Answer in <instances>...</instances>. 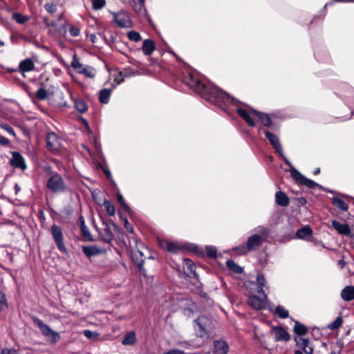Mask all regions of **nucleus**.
Returning <instances> with one entry per match:
<instances>
[{
    "instance_id": "nucleus-19",
    "label": "nucleus",
    "mask_w": 354,
    "mask_h": 354,
    "mask_svg": "<svg viewBox=\"0 0 354 354\" xmlns=\"http://www.w3.org/2000/svg\"><path fill=\"white\" fill-rule=\"evenodd\" d=\"M159 245L168 252L176 253L180 250V246L173 242H169L166 240H160Z\"/></svg>"
},
{
    "instance_id": "nucleus-10",
    "label": "nucleus",
    "mask_w": 354,
    "mask_h": 354,
    "mask_svg": "<svg viewBox=\"0 0 354 354\" xmlns=\"http://www.w3.org/2000/svg\"><path fill=\"white\" fill-rule=\"evenodd\" d=\"M46 147L48 151L53 153H57L61 147L60 139L56 133L50 132L46 136Z\"/></svg>"
},
{
    "instance_id": "nucleus-38",
    "label": "nucleus",
    "mask_w": 354,
    "mask_h": 354,
    "mask_svg": "<svg viewBox=\"0 0 354 354\" xmlns=\"http://www.w3.org/2000/svg\"><path fill=\"white\" fill-rule=\"evenodd\" d=\"M12 19H15L18 24H24L28 21L29 17L23 15L22 14L15 12L12 14Z\"/></svg>"
},
{
    "instance_id": "nucleus-47",
    "label": "nucleus",
    "mask_w": 354,
    "mask_h": 354,
    "mask_svg": "<svg viewBox=\"0 0 354 354\" xmlns=\"http://www.w3.org/2000/svg\"><path fill=\"white\" fill-rule=\"evenodd\" d=\"M106 3V0H92L93 8L94 10L102 9Z\"/></svg>"
},
{
    "instance_id": "nucleus-29",
    "label": "nucleus",
    "mask_w": 354,
    "mask_h": 354,
    "mask_svg": "<svg viewBox=\"0 0 354 354\" xmlns=\"http://www.w3.org/2000/svg\"><path fill=\"white\" fill-rule=\"evenodd\" d=\"M331 201L334 206L342 211H346L348 209V205L338 197H333Z\"/></svg>"
},
{
    "instance_id": "nucleus-53",
    "label": "nucleus",
    "mask_w": 354,
    "mask_h": 354,
    "mask_svg": "<svg viewBox=\"0 0 354 354\" xmlns=\"http://www.w3.org/2000/svg\"><path fill=\"white\" fill-rule=\"evenodd\" d=\"M69 32L72 37H77L80 35V29L75 26H72L69 29Z\"/></svg>"
},
{
    "instance_id": "nucleus-9",
    "label": "nucleus",
    "mask_w": 354,
    "mask_h": 354,
    "mask_svg": "<svg viewBox=\"0 0 354 354\" xmlns=\"http://www.w3.org/2000/svg\"><path fill=\"white\" fill-rule=\"evenodd\" d=\"M245 288L248 290L252 295L257 294V290H263L266 288V280L261 273H258L257 275L256 282L247 281L245 283Z\"/></svg>"
},
{
    "instance_id": "nucleus-30",
    "label": "nucleus",
    "mask_w": 354,
    "mask_h": 354,
    "mask_svg": "<svg viewBox=\"0 0 354 354\" xmlns=\"http://www.w3.org/2000/svg\"><path fill=\"white\" fill-rule=\"evenodd\" d=\"M111 90L109 88H104L100 91L99 101L102 104H107L109 101Z\"/></svg>"
},
{
    "instance_id": "nucleus-31",
    "label": "nucleus",
    "mask_w": 354,
    "mask_h": 354,
    "mask_svg": "<svg viewBox=\"0 0 354 354\" xmlns=\"http://www.w3.org/2000/svg\"><path fill=\"white\" fill-rule=\"evenodd\" d=\"M74 104L75 109L81 113H84L88 109L86 102L82 98L75 99Z\"/></svg>"
},
{
    "instance_id": "nucleus-22",
    "label": "nucleus",
    "mask_w": 354,
    "mask_h": 354,
    "mask_svg": "<svg viewBox=\"0 0 354 354\" xmlns=\"http://www.w3.org/2000/svg\"><path fill=\"white\" fill-rule=\"evenodd\" d=\"M196 266L192 262V260L189 259H183V269L185 270H187V275L189 277H194L196 276V273L195 271Z\"/></svg>"
},
{
    "instance_id": "nucleus-39",
    "label": "nucleus",
    "mask_w": 354,
    "mask_h": 354,
    "mask_svg": "<svg viewBox=\"0 0 354 354\" xmlns=\"http://www.w3.org/2000/svg\"><path fill=\"white\" fill-rule=\"evenodd\" d=\"M103 205L104 206L106 211L109 216H113L115 215V207L111 203V201L105 200Z\"/></svg>"
},
{
    "instance_id": "nucleus-8",
    "label": "nucleus",
    "mask_w": 354,
    "mask_h": 354,
    "mask_svg": "<svg viewBox=\"0 0 354 354\" xmlns=\"http://www.w3.org/2000/svg\"><path fill=\"white\" fill-rule=\"evenodd\" d=\"M50 232L59 250H60L63 254H68L67 249L64 243V235L61 227L56 224H53L51 226Z\"/></svg>"
},
{
    "instance_id": "nucleus-26",
    "label": "nucleus",
    "mask_w": 354,
    "mask_h": 354,
    "mask_svg": "<svg viewBox=\"0 0 354 354\" xmlns=\"http://www.w3.org/2000/svg\"><path fill=\"white\" fill-rule=\"evenodd\" d=\"M275 201L276 203L281 207H286L290 203L288 197L281 191H279L276 193Z\"/></svg>"
},
{
    "instance_id": "nucleus-45",
    "label": "nucleus",
    "mask_w": 354,
    "mask_h": 354,
    "mask_svg": "<svg viewBox=\"0 0 354 354\" xmlns=\"http://www.w3.org/2000/svg\"><path fill=\"white\" fill-rule=\"evenodd\" d=\"M117 200H118V201L120 203V205L122 207V208L125 211H127L128 212L130 211V207L125 203L124 199V198H123V196H122L121 194H120V193L117 194Z\"/></svg>"
},
{
    "instance_id": "nucleus-16",
    "label": "nucleus",
    "mask_w": 354,
    "mask_h": 354,
    "mask_svg": "<svg viewBox=\"0 0 354 354\" xmlns=\"http://www.w3.org/2000/svg\"><path fill=\"white\" fill-rule=\"evenodd\" d=\"M297 345L304 352L305 354H313V348L310 345V342L306 338H298L295 339Z\"/></svg>"
},
{
    "instance_id": "nucleus-12",
    "label": "nucleus",
    "mask_w": 354,
    "mask_h": 354,
    "mask_svg": "<svg viewBox=\"0 0 354 354\" xmlns=\"http://www.w3.org/2000/svg\"><path fill=\"white\" fill-rule=\"evenodd\" d=\"M10 165L15 167L24 170L26 168L25 160L21 154L17 151L12 152V158L10 160Z\"/></svg>"
},
{
    "instance_id": "nucleus-3",
    "label": "nucleus",
    "mask_w": 354,
    "mask_h": 354,
    "mask_svg": "<svg viewBox=\"0 0 354 354\" xmlns=\"http://www.w3.org/2000/svg\"><path fill=\"white\" fill-rule=\"evenodd\" d=\"M263 132L266 138L268 140L270 145H272L273 148L275 149L276 152L279 153V155L283 159L284 162L289 167H292L291 162L288 160V159L284 156L283 149L280 143L279 138L274 133L270 132L268 130L264 129L263 128L259 129V133Z\"/></svg>"
},
{
    "instance_id": "nucleus-11",
    "label": "nucleus",
    "mask_w": 354,
    "mask_h": 354,
    "mask_svg": "<svg viewBox=\"0 0 354 354\" xmlns=\"http://www.w3.org/2000/svg\"><path fill=\"white\" fill-rule=\"evenodd\" d=\"M115 23L120 28H130L132 26L129 15L124 12L115 13L113 16Z\"/></svg>"
},
{
    "instance_id": "nucleus-14",
    "label": "nucleus",
    "mask_w": 354,
    "mask_h": 354,
    "mask_svg": "<svg viewBox=\"0 0 354 354\" xmlns=\"http://www.w3.org/2000/svg\"><path fill=\"white\" fill-rule=\"evenodd\" d=\"M272 333L274 335L275 341L288 342L290 339L289 333L282 327H280V326L274 327L272 330Z\"/></svg>"
},
{
    "instance_id": "nucleus-55",
    "label": "nucleus",
    "mask_w": 354,
    "mask_h": 354,
    "mask_svg": "<svg viewBox=\"0 0 354 354\" xmlns=\"http://www.w3.org/2000/svg\"><path fill=\"white\" fill-rule=\"evenodd\" d=\"M0 145L2 146H8L10 140L3 136H0Z\"/></svg>"
},
{
    "instance_id": "nucleus-58",
    "label": "nucleus",
    "mask_w": 354,
    "mask_h": 354,
    "mask_svg": "<svg viewBox=\"0 0 354 354\" xmlns=\"http://www.w3.org/2000/svg\"><path fill=\"white\" fill-rule=\"evenodd\" d=\"M44 24H46V26H57V23L55 21H48L46 19H44Z\"/></svg>"
},
{
    "instance_id": "nucleus-2",
    "label": "nucleus",
    "mask_w": 354,
    "mask_h": 354,
    "mask_svg": "<svg viewBox=\"0 0 354 354\" xmlns=\"http://www.w3.org/2000/svg\"><path fill=\"white\" fill-rule=\"evenodd\" d=\"M32 320L40 330L41 334L47 339L48 341L53 344L56 343L60 338L59 334L53 330L47 324H44L40 319L37 317H32Z\"/></svg>"
},
{
    "instance_id": "nucleus-27",
    "label": "nucleus",
    "mask_w": 354,
    "mask_h": 354,
    "mask_svg": "<svg viewBox=\"0 0 354 354\" xmlns=\"http://www.w3.org/2000/svg\"><path fill=\"white\" fill-rule=\"evenodd\" d=\"M136 341V335L134 331H130L126 333L122 341L123 345H133Z\"/></svg>"
},
{
    "instance_id": "nucleus-48",
    "label": "nucleus",
    "mask_w": 354,
    "mask_h": 354,
    "mask_svg": "<svg viewBox=\"0 0 354 354\" xmlns=\"http://www.w3.org/2000/svg\"><path fill=\"white\" fill-rule=\"evenodd\" d=\"M47 96V92L44 88H39L35 93V97L38 100H44Z\"/></svg>"
},
{
    "instance_id": "nucleus-6",
    "label": "nucleus",
    "mask_w": 354,
    "mask_h": 354,
    "mask_svg": "<svg viewBox=\"0 0 354 354\" xmlns=\"http://www.w3.org/2000/svg\"><path fill=\"white\" fill-rule=\"evenodd\" d=\"M267 295L264 290H257V294L252 295L248 299V304L256 310L266 308Z\"/></svg>"
},
{
    "instance_id": "nucleus-15",
    "label": "nucleus",
    "mask_w": 354,
    "mask_h": 354,
    "mask_svg": "<svg viewBox=\"0 0 354 354\" xmlns=\"http://www.w3.org/2000/svg\"><path fill=\"white\" fill-rule=\"evenodd\" d=\"M82 252L85 254V256L88 258H90L93 256H97L100 254H102L105 252L103 249H100L95 245H83L82 247Z\"/></svg>"
},
{
    "instance_id": "nucleus-51",
    "label": "nucleus",
    "mask_w": 354,
    "mask_h": 354,
    "mask_svg": "<svg viewBox=\"0 0 354 354\" xmlns=\"http://www.w3.org/2000/svg\"><path fill=\"white\" fill-rule=\"evenodd\" d=\"M0 127L5 131H6L9 134L12 135V136L15 137L16 134L12 127H10L9 125L6 124H1Z\"/></svg>"
},
{
    "instance_id": "nucleus-59",
    "label": "nucleus",
    "mask_w": 354,
    "mask_h": 354,
    "mask_svg": "<svg viewBox=\"0 0 354 354\" xmlns=\"http://www.w3.org/2000/svg\"><path fill=\"white\" fill-rule=\"evenodd\" d=\"M258 232L265 236L268 234V230L264 227H261V230H259Z\"/></svg>"
},
{
    "instance_id": "nucleus-62",
    "label": "nucleus",
    "mask_w": 354,
    "mask_h": 354,
    "mask_svg": "<svg viewBox=\"0 0 354 354\" xmlns=\"http://www.w3.org/2000/svg\"><path fill=\"white\" fill-rule=\"evenodd\" d=\"M81 120L82 122H83L84 127L88 129L89 130V125H88V122L83 118H81Z\"/></svg>"
},
{
    "instance_id": "nucleus-41",
    "label": "nucleus",
    "mask_w": 354,
    "mask_h": 354,
    "mask_svg": "<svg viewBox=\"0 0 354 354\" xmlns=\"http://www.w3.org/2000/svg\"><path fill=\"white\" fill-rule=\"evenodd\" d=\"M127 37L132 41H139L141 39V36L139 32L135 30H131L127 33Z\"/></svg>"
},
{
    "instance_id": "nucleus-13",
    "label": "nucleus",
    "mask_w": 354,
    "mask_h": 354,
    "mask_svg": "<svg viewBox=\"0 0 354 354\" xmlns=\"http://www.w3.org/2000/svg\"><path fill=\"white\" fill-rule=\"evenodd\" d=\"M263 236L259 234H252L250 236L247 241L248 249L250 251L257 250L263 243Z\"/></svg>"
},
{
    "instance_id": "nucleus-57",
    "label": "nucleus",
    "mask_w": 354,
    "mask_h": 354,
    "mask_svg": "<svg viewBox=\"0 0 354 354\" xmlns=\"http://www.w3.org/2000/svg\"><path fill=\"white\" fill-rule=\"evenodd\" d=\"M124 223H125V228L126 230L129 232H133V228L132 227L131 225H130L128 221H127V219L125 218L124 219Z\"/></svg>"
},
{
    "instance_id": "nucleus-61",
    "label": "nucleus",
    "mask_w": 354,
    "mask_h": 354,
    "mask_svg": "<svg viewBox=\"0 0 354 354\" xmlns=\"http://www.w3.org/2000/svg\"><path fill=\"white\" fill-rule=\"evenodd\" d=\"M80 228L81 227H83V226H86V224H85V221H84V218L82 216H81L80 217Z\"/></svg>"
},
{
    "instance_id": "nucleus-32",
    "label": "nucleus",
    "mask_w": 354,
    "mask_h": 354,
    "mask_svg": "<svg viewBox=\"0 0 354 354\" xmlns=\"http://www.w3.org/2000/svg\"><path fill=\"white\" fill-rule=\"evenodd\" d=\"M78 73L80 74H83L86 77H93L95 75V69L88 66H83L80 70L78 71Z\"/></svg>"
},
{
    "instance_id": "nucleus-54",
    "label": "nucleus",
    "mask_w": 354,
    "mask_h": 354,
    "mask_svg": "<svg viewBox=\"0 0 354 354\" xmlns=\"http://www.w3.org/2000/svg\"><path fill=\"white\" fill-rule=\"evenodd\" d=\"M1 354H17V351L14 348H3L1 350Z\"/></svg>"
},
{
    "instance_id": "nucleus-64",
    "label": "nucleus",
    "mask_w": 354,
    "mask_h": 354,
    "mask_svg": "<svg viewBox=\"0 0 354 354\" xmlns=\"http://www.w3.org/2000/svg\"><path fill=\"white\" fill-rule=\"evenodd\" d=\"M104 172L105 175L106 176V177H107L108 178H111V172H110V171H109V169H107V170L104 169Z\"/></svg>"
},
{
    "instance_id": "nucleus-17",
    "label": "nucleus",
    "mask_w": 354,
    "mask_h": 354,
    "mask_svg": "<svg viewBox=\"0 0 354 354\" xmlns=\"http://www.w3.org/2000/svg\"><path fill=\"white\" fill-rule=\"evenodd\" d=\"M34 62L31 59L27 58L20 62L18 71L21 73H24L26 72L32 71L34 70Z\"/></svg>"
},
{
    "instance_id": "nucleus-21",
    "label": "nucleus",
    "mask_w": 354,
    "mask_h": 354,
    "mask_svg": "<svg viewBox=\"0 0 354 354\" xmlns=\"http://www.w3.org/2000/svg\"><path fill=\"white\" fill-rule=\"evenodd\" d=\"M341 297L345 301H351L354 299V287L352 286H346L341 291Z\"/></svg>"
},
{
    "instance_id": "nucleus-33",
    "label": "nucleus",
    "mask_w": 354,
    "mask_h": 354,
    "mask_svg": "<svg viewBox=\"0 0 354 354\" xmlns=\"http://www.w3.org/2000/svg\"><path fill=\"white\" fill-rule=\"evenodd\" d=\"M226 266L236 274H241L243 272V268L232 260L228 259L226 261Z\"/></svg>"
},
{
    "instance_id": "nucleus-5",
    "label": "nucleus",
    "mask_w": 354,
    "mask_h": 354,
    "mask_svg": "<svg viewBox=\"0 0 354 354\" xmlns=\"http://www.w3.org/2000/svg\"><path fill=\"white\" fill-rule=\"evenodd\" d=\"M46 187L53 192H64L66 190V185L62 176L54 173L46 182Z\"/></svg>"
},
{
    "instance_id": "nucleus-1",
    "label": "nucleus",
    "mask_w": 354,
    "mask_h": 354,
    "mask_svg": "<svg viewBox=\"0 0 354 354\" xmlns=\"http://www.w3.org/2000/svg\"><path fill=\"white\" fill-rule=\"evenodd\" d=\"M183 82L209 103L222 109H225L231 104L238 102L234 97L216 86L202 83L191 73L185 76Z\"/></svg>"
},
{
    "instance_id": "nucleus-34",
    "label": "nucleus",
    "mask_w": 354,
    "mask_h": 354,
    "mask_svg": "<svg viewBox=\"0 0 354 354\" xmlns=\"http://www.w3.org/2000/svg\"><path fill=\"white\" fill-rule=\"evenodd\" d=\"M274 315H277L279 318L286 319L288 317L289 313L283 306L279 305L275 308Z\"/></svg>"
},
{
    "instance_id": "nucleus-36",
    "label": "nucleus",
    "mask_w": 354,
    "mask_h": 354,
    "mask_svg": "<svg viewBox=\"0 0 354 354\" xmlns=\"http://www.w3.org/2000/svg\"><path fill=\"white\" fill-rule=\"evenodd\" d=\"M343 324V319L341 316H338L333 322L328 325V328L331 330L339 329Z\"/></svg>"
},
{
    "instance_id": "nucleus-23",
    "label": "nucleus",
    "mask_w": 354,
    "mask_h": 354,
    "mask_svg": "<svg viewBox=\"0 0 354 354\" xmlns=\"http://www.w3.org/2000/svg\"><path fill=\"white\" fill-rule=\"evenodd\" d=\"M214 346L215 354H226L228 352V345L225 341H215Z\"/></svg>"
},
{
    "instance_id": "nucleus-7",
    "label": "nucleus",
    "mask_w": 354,
    "mask_h": 354,
    "mask_svg": "<svg viewBox=\"0 0 354 354\" xmlns=\"http://www.w3.org/2000/svg\"><path fill=\"white\" fill-rule=\"evenodd\" d=\"M290 167V174L292 177L299 184L302 185H306L308 188L314 189L315 187H319V189H323L322 186L317 183L316 182L307 178L303 174H301L298 170H297L293 165Z\"/></svg>"
},
{
    "instance_id": "nucleus-50",
    "label": "nucleus",
    "mask_w": 354,
    "mask_h": 354,
    "mask_svg": "<svg viewBox=\"0 0 354 354\" xmlns=\"http://www.w3.org/2000/svg\"><path fill=\"white\" fill-rule=\"evenodd\" d=\"M44 8L49 13H55L57 10L56 5L53 3H47L45 4Z\"/></svg>"
},
{
    "instance_id": "nucleus-52",
    "label": "nucleus",
    "mask_w": 354,
    "mask_h": 354,
    "mask_svg": "<svg viewBox=\"0 0 354 354\" xmlns=\"http://www.w3.org/2000/svg\"><path fill=\"white\" fill-rule=\"evenodd\" d=\"M84 335L88 339H93L97 337L98 334L89 330H84Z\"/></svg>"
},
{
    "instance_id": "nucleus-63",
    "label": "nucleus",
    "mask_w": 354,
    "mask_h": 354,
    "mask_svg": "<svg viewBox=\"0 0 354 354\" xmlns=\"http://www.w3.org/2000/svg\"><path fill=\"white\" fill-rule=\"evenodd\" d=\"M90 39L93 44L95 43L96 41V36L94 34H92L90 35Z\"/></svg>"
},
{
    "instance_id": "nucleus-56",
    "label": "nucleus",
    "mask_w": 354,
    "mask_h": 354,
    "mask_svg": "<svg viewBox=\"0 0 354 354\" xmlns=\"http://www.w3.org/2000/svg\"><path fill=\"white\" fill-rule=\"evenodd\" d=\"M127 75L124 74L123 72H120L118 75L115 77V81H118V83L120 84L123 81V77H126Z\"/></svg>"
},
{
    "instance_id": "nucleus-4",
    "label": "nucleus",
    "mask_w": 354,
    "mask_h": 354,
    "mask_svg": "<svg viewBox=\"0 0 354 354\" xmlns=\"http://www.w3.org/2000/svg\"><path fill=\"white\" fill-rule=\"evenodd\" d=\"M210 324V319L204 315L200 316L194 319V328L196 335L200 337H207Z\"/></svg>"
},
{
    "instance_id": "nucleus-49",
    "label": "nucleus",
    "mask_w": 354,
    "mask_h": 354,
    "mask_svg": "<svg viewBox=\"0 0 354 354\" xmlns=\"http://www.w3.org/2000/svg\"><path fill=\"white\" fill-rule=\"evenodd\" d=\"M84 65L82 64L79 60L77 59L76 57V55L74 56L73 59V61L71 62V66L77 70V71L79 70H80L82 68V67Z\"/></svg>"
},
{
    "instance_id": "nucleus-42",
    "label": "nucleus",
    "mask_w": 354,
    "mask_h": 354,
    "mask_svg": "<svg viewBox=\"0 0 354 354\" xmlns=\"http://www.w3.org/2000/svg\"><path fill=\"white\" fill-rule=\"evenodd\" d=\"M233 251L239 255L245 254L250 252L249 249H248L247 245H241L239 246L234 247L233 248Z\"/></svg>"
},
{
    "instance_id": "nucleus-35",
    "label": "nucleus",
    "mask_w": 354,
    "mask_h": 354,
    "mask_svg": "<svg viewBox=\"0 0 354 354\" xmlns=\"http://www.w3.org/2000/svg\"><path fill=\"white\" fill-rule=\"evenodd\" d=\"M293 330L295 333L298 335H304L307 333L306 326L298 322H295V325Z\"/></svg>"
},
{
    "instance_id": "nucleus-20",
    "label": "nucleus",
    "mask_w": 354,
    "mask_h": 354,
    "mask_svg": "<svg viewBox=\"0 0 354 354\" xmlns=\"http://www.w3.org/2000/svg\"><path fill=\"white\" fill-rule=\"evenodd\" d=\"M236 112L250 127H254L255 125L254 120L251 116V114L247 110L243 108H237Z\"/></svg>"
},
{
    "instance_id": "nucleus-46",
    "label": "nucleus",
    "mask_w": 354,
    "mask_h": 354,
    "mask_svg": "<svg viewBox=\"0 0 354 354\" xmlns=\"http://www.w3.org/2000/svg\"><path fill=\"white\" fill-rule=\"evenodd\" d=\"M170 297H169V300H165L164 302H162V306L164 310H174V303L173 300H170Z\"/></svg>"
},
{
    "instance_id": "nucleus-60",
    "label": "nucleus",
    "mask_w": 354,
    "mask_h": 354,
    "mask_svg": "<svg viewBox=\"0 0 354 354\" xmlns=\"http://www.w3.org/2000/svg\"><path fill=\"white\" fill-rule=\"evenodd\" d=\"M167 354H184V353L179 350L174 349V350L169 351Z\"/></svg>"
},
{
    "instance_id": "nucleus-44",
    "label": "nucleus",
    "mask_w": 354,
    "mask_h": 354,
    "mask_svg": "<svg viewBox=\"0 0 354 354\" xmlns=\"http://www.w3.org/2000/svg\"><path fill=\"white\" fill-rule=\"evenodd\" d=\"M207 255L212 259H215L217 257V250L214 246H206Z\"/></svg>"
},
{
    "instance_id": "nucleus-40",
    "label": "nucleus",
    "mask_w": 354,
    "mask_h": 354,
    "mask_svg": "<svg viewBox=\"0 0 354 354\" xmlns=\"http://www.w3.org/2000/svg\"><path fill=\"white\" fill-rule=\"evenodd\" d=\"M8 308V304L6 295L0 291V312L6 310Z\"/></svg>"
},
{
    "instance_id": "nucleus-28",
    "label": "nucleus",
    "mask_w": 354,
    "mask_h": 354,
    "mask_svg": "<svg viewBox=\"0 0 354 354\" xmlns=\"http://www.w3.org/2000/svg\"><path fill=\"white\" fill-rule=\"evenodd\" d=\"M313 233L312 229L310 226L306 225L299 230L296 232V236L298 239H304L307 236L311 235Z\"/></svg>"
},
{
    "instance_id": "nucleus-25",
    "label": "nucleus",
    "mask_w": 354,
    "mask_h": 354,
    "mask_svg": "<svg viewBox=\"0 0 354 354\" xmlns=\"http://www.w3.org/2000/svg\"><path fill=\"white\" fill-rule=\"evenodd\" d=\"M156 45L153 40L148 39H145L142 44V51L145 55H150L155 50Z\"/></svg>"
},
{
    "instance_id": "nucleus-24",
    "label": "nucleus",
    "mask_w": 354,
    "mask_h": 354,
    "mask_svg": "<svg viewBox=\"0 0 354 354\" xmlns=\"http://www.w3.org/2000/svg\"><path fill=\"white\" fill-rule=\"evenodd\" d=\"M252 113L258 117L263 126L270 127L272 125V120L268 114L260 113L254 109H252Z\"/></svg>"
},
{
    "instance_id": "nucleus-18",
    "label": "nucleus",
    "mask_w": 354,
    "mask_h": 354,
    "mask_svg": "<svg viewBox=\"0 0 354 354\" xmlns=\"http://www.w3.org/2000/svg\"><path fill=\"white\" fill-rule=\"evenodd\" d=\"M332 226L340 234L348 235L351 233L350 227L346 223H341L336 220H333L332 221Z\"/></svg>"
},
{
    "instance_id": "nucleus-37",
    "label": "nucleus",
    "mask_w": 354,
    "mask_h": 354,
    "mask_svg": "<svg viewBox=\"0 0 354 354\" xmlns=\"http://www.w3.org/2000/svg\"><path fill=\"white\" fill-rule=\"evenodd\" d=\"M80 231H81L82 236L84 237V239L86 241H93V236L87 226H83V227H81Z\"/></svg>"
},
{
    "instance_id": "nucleus-43",
    "label": "nucleus",
    "mask_w": 354,
    "mask_h": 354,
    "mask_svg": "<svg viewBox=\"0 0 354 354\" xmlns=\"http://www.w3.org/2000/svg\"><path fill=\"white\" fill-rule=\"evenodd\" d=\"M132 6L136 12H141L145 7V0H135Z\"/></svg>"
}]
</instances>
